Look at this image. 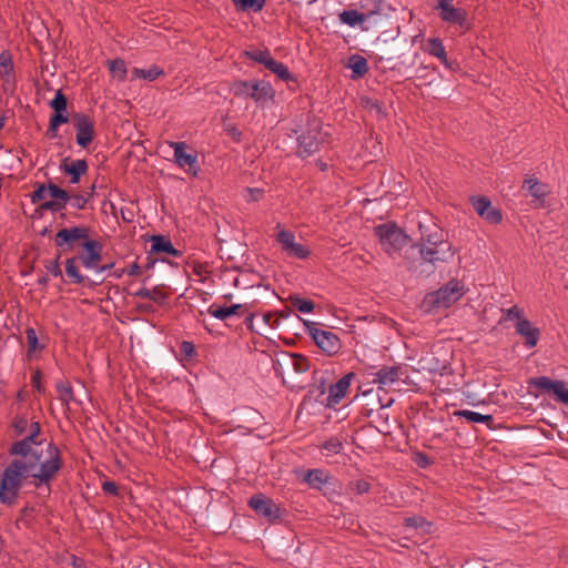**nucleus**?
I'll list each match as a JSON object with an SVG mask.
<instances>
[{"label":"nucleus","mask_w":568,"mask_h":568,"mask_svg":"<svg viewBox=\"0 0 568 568\" xmlns=\"http://www.w3.org/2000/svg\"><path fill=\"white\" fill-rule=\"evenodd\" d=\"M41 426H32L29 437L16 440L8 453L11 462L0 473V503L13 506L23 481L32 479L36 488H50L63 467L62 454L53 442L40 437Z\"/></svg>","instance_id":"f257e3e1"},{"label":"nucleus","mask_w":568,"mask_h":568,"mask_svg":"<svg viewBox=\"0 0 568 568\" xmlns=\"http://www.w3.org/2000/svg\"><path fill=\"white\" fill-rule=\"evenodd\" d=\"M374 233L378 237L384 252L392 258L399 255L400 251L410 242L406 232L394 222H386L375 226Z\"/></svg>","instance_id":"f03ea898"},{"label":"nucleus","mask_w":568,"mask_h":568,"mask_svg":"<svg viewBox=\"0 0 568 568\" xmlns=\"http://www.w3.org/2000/svg\"><path fill=\"white\" fill-rule=\"evenodd\" d=\"M31 202L39 203V210L59 212L67 207L68 192L54 183L39 184L31 194Z\"/></svg>","instance_id":"7ed1b4c3"},{"label":"nucleus","mask_w":568,"mask_h":568,"mask_svg":"<svg viewBox=\"0 0 568 568\" xmlns=\"http://www.w3.org/2000/svg\"><path fill=\"white\" fill-rule=\"evenodd\" d=\"M328 134L322 131L321 121L313 118L307 120L306 130L297 136V156L305 159L318 152L326 142Z\"/></svg>","instance_id":"20e7f679"},{"label":"nucleus","mask_w":568,"mask_h":568,"mask_svg":"<svg viewBox=\"0 0 568 568\" xmlns=\"http://www.w3.org/2000/svg\"><path fill=\"white\" fill-rule=\"evenodd\" d=\"M460 296L462 293L459 292L458 282L450 281L439 290L428 293L423 301V306L428 312L438 308H447L459 300Z\"/></svg>","instance_id":"39448f33"},{"label":"nucleus","mask_w":568,"mask_h":568,"mask_svg":"<svg viewBox=\"0 0 568 568\" xmlns=\"http://www.w3.org/2000/svg\"><path fill=\"white\" fill-rule=\"evenodd\" d=\"M49 106L53 110V113L50 116L45 136L52 140L58 138L59 126L70 121L68 113V99L62 90H58L55 92L54 98L49 102Z\"/></svg>","instance_id":"423d86ee"},{"label":"nucleus","mask_w":568,"mask_h":568,"mask_svg":"<svg viewBox=\"0 0 568 568\" xmlns=\"http://www.w3.org/2000/svg\"><path fill=\"white\" fill-rule=\"evenodd\" d=\"M307 333L315 344L328 356L337 354L342 347V343L336 334L329 331H323L316 327V323L304 321Z\"/></svg>","instance_id":"0eeeda50"},{"label":"nucleus","mask_w":568,"mask_h":568,"mask_svg":"<svg viewBox=\"0 0 568 568\" xmlns=\"http://www.w3.org/2000/svg\"><path fill=\"white\" fill-rule=\"evenodd\" d=\"M528 386L540 389L545 394H551L556 402L568 405V389L562 381L551 379L548 376H537L528 381Z\"/></svg>","instance_id":"6e6552de"},{"label":"nucleus","mask_w":568,"mask_h":568,"mask_svg":"<svg viewBox=\"0 0 568 568\" xmlns=\"http://www.w3.org/2000/svg\"><path fill=\"white\" fill-rule=\"evenodd\" d=\"M71 121L77 132V144L83 149L88 148L95 136L94 121L82 112L73 113Z\"/></svg>","instance_id":"1a4fd4ad"},{"label":"nucleus","mask_w":568,"mask_h":568,"mask_svg":"<svg viewBox=\"0 0 568 568\" xmlns=\"http://www.w3.org/2000/svg\"><path fill=\"white\" fill-rule=\"evenodd\" d=\"M248 506L260 517L270 523H274L282 517L281 507L270 497L263 494L253 495L248 500Z\"/></svg>","instance_id":"9d476101"},{"label":"nucleus","mask_w":568,"mask_h":568,"mask_svg":"<svg viewBox=\"0 0 568 568\" xmlns=\"http://www.w3.org/2000/svg\"><path fill=\"white\" fill-rule=\"evenodd\" d=\"M276 241L287 256L304 260L310 255L308 248L295 242L293 232L282 229L281 224L276 225Z\"/></svg>","instance_id":"9b49d317"},{"label":"nucleus","mask_w":568,"mask_h":568,"mask_svg":"<svg viewBox=\"0 0 568 568\" xmlns=\"http://www.w3.org/2000/svg\"><path fill=\"white\" fill-rule=\"evenodd\" d=\"M521 190L526 196H531V202L534 203V209H540L545 204L546 196L550 193V187L548 184L540 182L535 176H528L524 180Z\"/></svg>","instance_id":"f8f14e48"},{"label":"nucleus","mask_w":568,"mask_h":568,"mask_svg":"<svg viewBox=\"0 0 568 568\" xmlns=\"http://www.w3.org/2000/svg\"><path fill=\"white\" fill-rule=\"evenodd\" d=\"M407 369L403 365L383 366L376 374L374 383H377L379 388L390 387L394 383L407 378Z\"/></svg>","instance_id":"ddd939ff"},{"label":"nucleus","mask_w":568,"mask_h":568,"mask_svg":"<svg viewBox=\"0 0 568 568\" xmlns=\"http://www.w3.org/2000/svg\"><path fill=\"white\" fill-rule=\"evenodd\" d=\"M84 251L77 255L80 263L88 270H98V265L102 260V245L94 240L83 243Z\"/></svg>","instance_id":"4468645a"},{"label":"nucleus","mask_w":568,"mask_h":568,"mask_svg":"<svg viewBox=\"0 0 568 568\" xmlns=\"http://www.w3.org/2000/svg\"><path fill=\"white\" fill-rule=\"evenodd\" d=\"M355 376L354 373L345 374L341 379H338L335 384L331 385L328 388V396L326 398V406L334 407L344 398L347 389L351 386L352 379Z\"/></svg>","instance_id":"2eb2a0df"},{"label":"nucleus","mask_w":568,"mask_h":568,"mask_svg":"<svg viewBox=\"0 0 568 568\" xmlns=\"http://www.w3.org/2000/svg\"><path fill=\"white\" fill-rule=\"evenodd\" d=\"M428 242L434 245V247H429V246H423L420 250H419V253H420V258L424 263H429L432 265H435V263L437 261H440V262H444L447 260L448 257V254L446 252V248L447 251L449 250V245L447 243H444V242H440L439 244L437 243V241H430V239L428 240ZM452 254H449L450 256Z\"/></svg>","instance_id":"dca6fc26"},{"label":"nucleus","mask_w":568,"mask_h":568,"mask_svg":"<svg viewBox=\"0 0 568 568\" xmlns=\"http://www.w3.org/2000/svg\"><path fill=\"white\" fill-rule=\"evenodd\" d=\"M89 166L85 160L71 161L70 158H64L61 161L60 170L70 176V183L77 184L83 174L87 173Z\"/></svg>","instance_id":"f3484780"},{"label":"nucleus","mask_w":568,"mask_h":568,"mask_svg":"<svg viewBox=\"0 0 568 568\" xmlns=\"http://www.w3.org/2000/svg\"><path fill=\"white\" fill-rule=\"evenodd\" d=\"M88 237V230L81 226H73L70 229H62L55 235V245L62 247L64 245H72L81 239Z\"/></svg>","instance_id":"a211bd4d"},{"label":"nucleus","mask_w":568,"mask_h":568,"mask_svg":"<svg viewBox=\"0 0 568 568\" xmlns=\"http://www.w3.org/2000/svg\"><path fill=\"white\" fill-rule=\"evenodd\" d=\"M516 332L520 336L525 337V344L527 347L531 348L537 345L540 331L537 327H534L527 318H519V322L516 323Z\"/></svg>","instance_id":"6ab92c4d"},{"label":"nucleus","mask_w":568,"mask_h":568,"mask_svg":"<svg viewBox=\"0 0 568 568\" xmlns=\"http://www.w3.org/2000/svg\"><path fill=\"white\" fill-rule=\"evenodd\" d=\"M174 148V159L179 166H189L192 171L197 162L196 154L186 152V144L183 142H174L171 144Z\"/></svg>","instance_id":"aec40b11"},{"label":"nucleus","mask_w":568,"mask_h":568,"mask_svg":"<svg viewBox=\"0 0 568 568\" xmlns=\"http://www.w3.org/2000/svg\"><path fill=\"white\" fill-rule=\"evenodd\" d=\"M435 9L439 12V17L446 22L462 23V13L453 6V0H436Z\"/></svg>","instance_id":"412c9836"},{"label":"nucleus","mask_w":568,"mask_h":568,"mask_svg":"<svg viewBox=\"0 0 568 568\" xmlns=\"http://www.w3.org/2000/svg\"><path fill=\"white\" fill-rule=\"evenodd\" d=\"M33 425L40 426L39 422L29 420L26 415H16L11 423L14 435L22 438L31 435Z\"/></svg>","instance_id":"4be33fe9"},{"label":"nucleus","mask_w":568,"mask_h":568,"mask_svg":"<svg viewBox=\"0 0 568 568\" xmlns=\"http://www.w3.org/2000/svg\"><path fill=\"white\" fill-rule=\"evenodd\" d=\"M304 481L313 489L321 490L328 483L329 476L323 469H310L304 475Z\"/></svg>","instance_id":"5701e85b"},{"label":"nucleus","mask_w":568,"mask_h":568,"mask_svg":"<svg viewBox=\"0 0 568 568\" xmlns=\"http://www.w3.org/2000/svg\"><path fill=\"white\" fill-rule=\"evenodd\" d=\"M242 308L243 306L241 304H233L231 306H219L216 304H212L207 308V313L217 320L225 321L233 315H237Z\"/></svg>","instance_id":"b1692460"},{"label":"nucleus","mask_w":568,"mask_h":568,"mask_svg":"<svg viewBox=\"0 0 568 568\" xmlns=\"http://www.w3.org/2000/svg\"><path fill=\"white\" fill-rule=\"evenodd\" d=\"M347 68H349L353 72L352 78L353 79H359L363 78L368 72V63L367 60L359 55V54H353L348 59Z\"/></svg>","instance_id":"393cba45"},{"label":"nucleus","mask_w":568,"mask_h":568,"mask_svg":"<svg viewBox=\"0 0 568 568\" xmlns=\"http://www.w3.org/2000/svg\"><path fill=\"white\" fill-rule=\"evenodd\" d=\"M264 67L277 75L278 79L283 81H293L295 80L292 73L288 71V68L277 60H275L272 55L267 59L266 64Z\"/></svg>","instance_id":"a878e982"},{"label":"nucleus","mask_w":568,"mask_h":568,"mask_svg":"<svg viewBox=\"0 0 568 568\" xmlns=\"http://www.w3.org/2000/svg\"><path fill=\"white\" fill-rule=\"evenodd\" d=\"M231 92L235 97L254 100V81L237 80L231 85Z\"/></svg>","instance_id":"bb28decb"},{"label":"nucleus","mask_w":568,"mask_h":568,"mask_svg":"<svg viewBox=\"0 0 568 568\" xmlns=\"http://www.w3.org/2000/svg\"><path fill=\"white\" fill-rule=\"evenodd\" d=\"M254 101L265 102L272 100L275 95V91L270 82L254 81Z\"/></svg>","instance_id":"cd10ccee"},{"label":"nucleus","mask_w":568,"mask_h":568,"mask_svg":"<svg viewBox=\"0 0 568 568\" xmlns=\"http://www.w3.org/2000/svg\"><path fill=\"white\" fill-rule=\"evenodd\" d=\"M78 262L80 261L77 256L68 258L65 261V274L71 283L80 285L84 283L87 277L80 273Z\"/></svg>","instance_id":"c85d7f7f"},{"label":"nucleus","mask_w":568,"mask_h":568,"mask_svg":"<svg viewBox=\"0 0 568 568\" xmlns=\"http://www.w3.org/2000/svg\"><path fill=\"white\" fill-rule=\"evenodd\" d=\"M162 75H164V70L158 65H152L149 69L133 68L132 70V80L143 79L146 81H154Z\"/></svg>","instance_id":"c756f323"},{"label":"nucleus","mask_w":568,"mask_h":568,"mask_svg":"<svg viewBox=\"0 0 568 568\" xmlns=\"http://www.w3.org/2000/svg\"><path fill=\"white\" fill-rule=\"evenodd\" d=\"M374 12L369 13H361L357 10H344L339 14V19L343 23L348 24L349 27H355L358 23L364 22L368 19Z\"/></svg>","instance_id":"7c9ffc66"},{"label":"nucleus","mask_w":568,"mask_h":568,"mask_svg":"<svg viewBox=\"0 0 568 568\" xmlns=\"http://www.w3.org/2000/svg\"><path fill=\"white\" fill-rule=\"evenodd\" d=\"M150 241V254L165 253V251L169 250V247L172 245L171 240L165 235H152Z\"/></svg>","instance_id":"2f4dec72"},{"label":"nucleus","mask_w":568,"mask_h":568,"mask_svg":"<svg viewBox=\"0 0 568 568\" xmlns=\"http://www.w3.org/2000/svg\"><path fill=\"white\" fill-rule=\"evenodd\" d=\"M427 51L429 52V54L438 58L443 63L447 64L446 51L440 39H429L427 41Z\"/></svg>","instance_id":"473e14b6"},{"label":"nucleus","mask_w":568,"mask_h":568,"mask_svg":"<svg viewBox=\"0 0 568 568\" xmlns=\"http://www.w3.org/2000/svg\"><path fill=\"white\" fill-rule=\"evenodd\" d=\"M288 301L294 308L304 314L312 313L315 307L313 301L303 298L297 294L290 295Z\"/></svg>","instance_id":"72a5a7b5"},{"label":"nucleus","mask_w":568,"mask_h":568,"mask_svg":"<svg viewBox=\"0 0 568 568\" xmlns=\"http://www.w3.org/2000/svg\"><path fill=\"white\" fill-rule=\"evenodd\" d=\"M57 392L59 393V400L63 406H69L70 402L74 399L73 388L68 382H59L57 384Z\"/></svg>","instance_id":"f704fd0d"},{"label":"nucleus","mask_w":568,"mask_h":568,"mask_svg":"<svg viewBox=\"0 0 568 568\" xmlns=\"http://www.w3.org/2000/svg\"><path fill=\"white\" fill-rule=\"evenodd\" d=\"M291 362V365L293 367V369L297 373V374H303V373H306L310 368V362L308 359L301 355V354H287L286 355Z\"/></svg>","instance_id":"c9c22d12"},{"label":"nucleus","mask_w":568,"mask_h":568,"mask_svg":"<svg viewBox=\"0 0 568 568\" xmlns=\"http://www.w3.org/2000/svg\"><path fill=\"white\" fill-rule=\"evenodd\" d=\"M109 70L119 81H124L126 79L128 69L125 62L122 59H114L109 61Z\"/></svg>","instance_id":"e433bc0d"},{"label":"nucleus","mask_w":568,"mask_h":568,"mask_svg":"<svg viewBox=\"0 0 568 568\" xmlns=\"http://www.w3.org/2000/svg\"><path fill=\"white\" fill-rule=\"evenodd\" d=\"M236 8L242 11L258 12L263 9L266 0H232Z\"/></svg>","instance_id":"4c0bfd02"},{"label":"nucleus","mask_w":568,"mask_h":568,"mask_svg":"<svg viewBox=\"0 0 568 568\" xmlns=\"http://www.w3.org/2000/svg\"><path fill=\"white\" fill-rule=\"evenodd\" d=\"M247 59L253 60L256 63L260 64H266L267 59H270L271 53L267 49L260 50V49H251L246 50L243 53Z\"/></svg>","instance_id":"58836bf2"},{"label":"nucleus","mask_w":568,"mask_h":568,"mask_svg":"<svg viewBox=\"0 0 568 568\" xmlns=\"http://www.w3.org/2000/svg\"><path fill=\"white\" fill-rule=\"evenodd\" d=\"M469 201H470L474 210L476 211V213H485L486 211L489 210V207L491 205L489 197H487L485 195L471 196L469 199Z\"/></svg>","instance_id":"ea45409f"},{"label":"nucleus","mask_w":568,"mask_h":568,"mask_svg":"<svg viewBox=\"0 0 568 568\" xmlns=\"http://www.w3.org/2000/svg\"><path fill=\"white\" fill-rule=\"evenodd\" d=\"M26 338L28 342V354H31L32 352L43 348V346L39 344L37 332L34 328L28 327L26 329Z\"/></svg>","instance_id":"a19ab883"},{"label":"nucleus","mask_w":568,"mask_h":568,"mask_svg":"<svg viewBox=\"0 0 568 568\" xmlns=\"http://www.w3.org/2000/svg\"><path fill=\"white\" fill-rule=\"evenodd\" d=\"M464 419L469 423H488L493 420V416L489 414H480L477 412L464 409Z\"/></svg>","instance_id":"79ce46f5"},{"label":"nucleus","mask_w":568,"mask_h":568,"mask_svg":"<svg viewBox=\"0 0 568 568\" xmlns=\"http://www.w3.org/2000/svg\"><path fill=\"white\" fill-rule=\"evenodd\" d=\"M343 448L342 442L336 437H331L325 440L322 445V449L327 453V455H336L341 453Z\"/></svg>","instance_id":"37998d69"},{"label":"nucleus","mask_w":568,"mask_h":568,"mask_svg":"<svg viewBox=\"0 0 568 568\" xmlns=\"http://www.w3.org/2000/svg\"><path fill=\"white\" fill-rule=\"evenodd\" d=\"M88 199L82 194H69L68 193V203L70 207L75 210H83L85 206Z\"/></svg>","instance_id":"c03bdc74"},{"label":"nucleus","mask_w":568,"mask_h":568,"mask_svg":"<svg viewBox=\"0 0 568 568\" xmlns=\"http://www.w3.org/2000/svg\"><path fill=\"white\" fill-rule=\"evenodd\" d=\"M150 293L151 296L149 297V300L153 301L159 305H163L169 298V295L162 290L161 286L153 287L152 290H150Z\"/></svg>","instance_id":"a18cd8bd"},{"label":"nucleus","mask_w":568,"mask_h":568,"mask_svg":"<svg viewBox=\"0 0 568 568\" xmlns=\"http://www.w3.org/2000/svg\"><path fill=\"white\" fill-rule=\"evenodd\" d=\"M60 254L54 260H47L44 262L45 270L52 274L53 276L58 277L62 275V271L60 267Z\"/></svg>","instance_id":"49530a36"},{"label":"nucleus","mask_w":568,"mask_h":568,"mask_svg":"<svg viewBox=\"0 0 568 568\" xmlns=\"http://www.w3.org/2000/svg\"><path fill=\"white\" fill-rule=\"evenodd\" d=\"M0 68L3 74H9L13 70L12 59L9 52L0 53Z\"/></svg>","instance_id":"de8ad7c7"},{"label":"nucleus","mask_w":568,"mask_h":568,"mask_svg":"<svg viewBox=\"0 0 568 568\" xmlns=\"http://www.w3.org/2000/svg\"><path fill=\"white\" fill-rule=\"evenodd\" d=\"M243 196L247 202H255L263 196V190L257 187H247L244 190Z\"/></svg>","instance_id":"09e8293b"},{"label":"nucleus","mask_w":568,"mask_h":568,"mask_svg":"<svg viewBox=\"0 0 568 568\" xmlns=\"http://www.w3.org/2000/svg\"><path fill=\"white\" fill-rule=\"evenodd\" d=\"M521 310L518 307V306H513L508 310L505 311V320L507 321H513V320H517V322H519V318H524L521 316Z\"/></svg>","instance_id":"8fccbe9b"},{"label":"nucleus","mask_w":568,"mask_h":568,"mask_svg":"<svg viewBox=\"0 0 568 568\" xmlns=\"http://www.w3.org/2000/svg\"><path fill=\"white\" fill-rule=\"evenodd\" d=\"M405 526L409 528H419L425 524V519L423 517H407L404 520Z\"/></svg>","instance_id":"3c124183"},{"label":"nucleus","mask_w":568,"mask_h":568,"mask_svg":"<svg viewBox=\"0 0 568 568\" xmlns=\"http://www.w3.org/2000/svg\"><path fill=\"white\" fill-rule=\"evenodd\" d=\"M102 490L112 496H116L119 494L118 485L114 481L106 480L102 484Z\"/></svg>","instance_id":"603ef678"},{"label":"nucleus","mask_w":568,"mask_h":568,"mask_svg":"<svg viewBox=\"0 0 568 568\" xmlns=\"http://www.w3.org/2000/svg\"><path fill=\"white\" fill-rule=\"evenodd\" d=\"M180 349H181L182 354L185 355L186 357H191L195 354V348H194L193 343L187 342V341H183L181 343Z\"/></svg>","instance_id":"864d4df0"},{"label":"nucleus","mask_w":568,"mask_h":568,"mask_svg":"<svg viewBox=\"0 0 568 568\" xmlns=\"http://www.w3.org/2000/svg\"><path fill=\"white\" fill-rule=\"evenodd\" d=\"M369 488H371V485L366 480H356L354 483V490L359 495L367 493L369 490Z\"/></svg>","instance_id":"5fc2aeb1"},{"label":"nucleus","mask_w":568,"mask_h":568,"mask_svg":"<svg viewBox=\"0 0 568 568\" xmlns=\"http://www.w3.org/2000/svg\"><path fill=\"white\" fill-rule=\"evenodd\" d=\"M225 131L235 142L241 141L242 132L235 125H227Z\"/></svg>","instance_id":"6e6d98bb"},{"label":"nucleus","mask_w":568,"mask_h":568,"mask_svg":"<svg viewBox=\"0 0 568 568\" xmlns=\"http://www.w3.org/2000/svg\"><path fill=\"white\" fill-rule=\"evenodd\" d=\"M193 272H194V274H196V275H199L201 277H204V278L209 274V272L206 271L205 266L203 264H200V263L194 264Z\"/></svg>","instance_id":"4d7b16f0"},{"label":"nucleus","mask_w":568,"mask_h":568,"mask_svg":"<svg viewBox=\"0 0 568 568\" xmlns=\"http://www.w3.org/2000/svg\"><path fill=\"white\" fill-rule=\"evenodd\" d=\"M126 272L130 276H138L141 274V266L134 262L129 266Z\"/></svg>","instance_id":"13d9d810"},{"label":"nucleus","mask_w":568,"mask_h":568,"mask_svg":"<svg viewBox=\"0 0 568 568\" xmlns=\"http://www.w3.org/2000/svg\"><path fill=\"white\" fill-rule=\"evenodd\" d=\"M133 296L139 297V298H148L149 300V297L151 296V293H150L149 288L142 287L139 291H136L135 293H133Z\"/></svg>","instance_id":"bf43d9fd"},{"label":"nucleus","mask_w":568,"mask_h":568,"mask_svg":"<svg viewBox=\"0 0 568 568\" xmlns=\"http://www.w3.org/2000/svg\"><path fill=\"white\" fill-rule=\"evenodd\" d=\"M485 216H486V220L490 224H498L503 221V215H485Z\"/></svg>","instance_id":"052dcab7"},{"label":"nucleus","mask_w":568,"mask_h":568,"mask_svg":"<svg viewBox=\"0 0 568 568\" xmlns=\"http://www.w3.org/2000/svg\"><path fill=\"white\" fill-rule=\"evenodd\" d=\"M166 254L172 255L174 257H181L182 252L176 250L173 244L169 247V250L165 251Z\"/></svg>","instance_id":"680f3d73"},{"label":"nucleus","mask_w":568,"mask_h":568,"mask_svg":"<svg viewBox=\"0 0 568 568\" xmlns=\"http://www.w3.org/2000/svg\"><path fill=\"white\" fill-rule=\"evenodd\" d=\"M393 402H394V400L390 398V399H389L385 405H384V404H382V405H381V410H382V412L378 414L381 418H384L385 420H387L388 415H387V414H384V409H385L386 407L390 406V405L393 404Z\"/></svg>","instance_id":"e2e57ef3"},{"label":"nucleus","mask_w":568,"mask_h":568,"mask_svg":"<svg viewBox=\"0 0 568 568\" xmlns=\"http://www.w3.org/2000/svg\"><path fill=\"white\" fill-rule=\"evenodd\" d=\"M155 263H156V258H153V257L151 256V254L149 253V255H148V257H146V264H145V266H144V267H145L146 270H151V268H153V267H154Z\"/></svg>","instance_id":"0e129e2a"},{"label":"nucleus","mask_w":568,"mask_h":568,"mask_svg":"<svg viewBox=\"0 0 568 568\" xmlns=\"http://www.w3.org/2000/svg\"><path fill=\"white\" fill-rule=\"evenodd\" d=\"M72 566L73 568H85L83 560L78 559L75 557H72Z\"/></svg>","instance_id":"69168bd1"},{"label":"nucleus","mask_w":568,"mask_h":568,"mask_svg":"<svg viewBox=\"0 0 568 568\" xmlns=\"http://www.w3.org/2000/svg\"><path fill=\"white\" fill-rule=\"evenodd\" d=\"M112 267H113V263H109V264H104V265H101V266L98 265V270H94V271L98 272V273H103V272H105L108 270H111Z\"/></svg>","instance_id":"338daca9"},{"label":"nucleus","mask_w":568,"mask_h":568,"mask_svg":"<svg viewBox=\"0 0 568 568\" xmlns=\"http://www.w3.org/2000/svg\"><path fill=\"white\" fill-rule=\"evenodd\" d=\"M32 379H33V384H34V386H36L38 389H40V373H39V372H36V373L33 374Z\"/></svg>","instance_id":"774afa93"}]
</instances>
